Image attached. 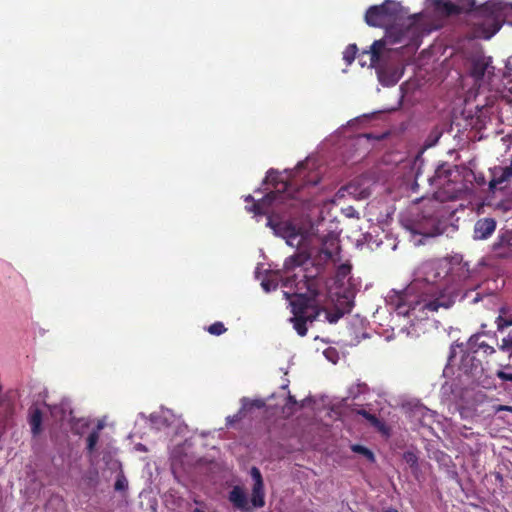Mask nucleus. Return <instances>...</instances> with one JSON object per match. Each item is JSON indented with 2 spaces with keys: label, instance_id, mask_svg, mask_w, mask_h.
<instances>
[{
  "label": "nucleus",
  "instance_id": "1",
  "mask_svg": "<svg viewBox=\"0 0 512 512\" xmlns=\"http://www.w3.org/2000/svg\"><path fill=\"white\" fill-rule=\"evenodd\" d=\"M434 10L443 16L459 15L462 12H474L480 20L475 24L476 34L480 38L490 39L504 23L512 25V4L499 0H489L477 6L475 0L457 5L450 1L433 0Z\"/></svg>",
  "mask_w": 512,
  "mask_h": 512
},
{
  "label": "nucleus",
  "instance_id": "2",
  "mask_svg": "<svg viewBox=\"0 0 512 512\" xmlns=\"http://www.w3.org/2000/svg\"><path fill=\"white\" fill-rule=\"evenodd\" d=\"M449 262V272L446 276V284L438 286L435 293L423 301V312H438L440 308L449 309L453 306L460 294L461 284L471 276L469 263L463 260V256L455 254L446 258Z\"/></svg>",
  "mask_w": 512,
  "mask_h": 512
},
{
  "label": "nucleus",
  "instance_id": "3",
  "mask_svg": "<svg viewBox=\"0 0 512 512\" xmlns=\"http://www.w3.org/2000/svg\"><path fill=\"white\" fill-rule=\"evenodd\" d=\"M250 475L253 480L250 501L245 490L240 486L233 487L229 492V501L241 512H252L253 509L263 508L266 504L265 486L260 470L257 467H252Z\"/></svg>",
  "mask_w": 512,
  "mask_h": 512
},
{
  "label": "nucleus",
  "instance_id": "4",
  "mask_svg": "<svg viewBox=\"0 0 512 512\" xmlns=\"http://www.w3.org/2000/svg\"><path fill=\"white\" fill-rule=\"evenodd\" d=\"M278 178L279 173L274 169H270L267 172L265 182L273 184L275 190L267 193L262 199L259 200H254L251 195H248L245 198V201L253 202L252 206L249 208V211L253 212L255 215H268L274 212V208L285 202V200L288 198V194L286 193L288 183L279 181Z\"/></svg>",
  "mask_w": 512,
  "mask_h": 512
},
{
  "label": "nucleus",
  "instance_id": "5",
  "mask_svg": "<svg viewBox=\"0 0 512 512\" xmlns=\"http://www.w3.org/2000/svg\"><path fill=\"white\" fill-rule=\"evenodd\" d=\"M289 304L293 314L290 322L297 334L303 337L308 331L307 324H312L324 310L315 299L307 297L305 294H295Z\"/></svg>",
  "mask_w": 512,
  "mask_h": 512
},
{
  "label": "nucleus",
  "instance_id": "6",
  "mask_svg": "<svg viewBox=\"0 0 512 512\" xmlns=\"http://www.w3.org/2000/svg\"><path fill=\"white\" fill-rule=\"evenodd\" d=\"M418 16V14H415L413 17H409L410 23L405 28L399 25H391L386 27L384 38L375 40L370 47V60L372 66H375L379 63L382 51L387 43L392 45L403 43L414 36L415 32L417 31L416 19Z\"/></svg>",
  "mask_w": 512,
  "mask_h": 512
},
{
  "label": "nucleus",
  "instance_id": "7",
  "mask_svg": "<svg viewBox=\"0 0 512 512\" xmlns=\"http://www.w3.org/2000/svg\"><path fill=\"white\" fill-rule=\"evenodd\" d=\"M408 14L400 2L385 0L380 5L370 6L365 13L364 19L368 26L385 27L404 19Z\"/></svg>",
  "mask_w": 512,
  "mask_h": 512
},
{
  "label": "nucleus",
  "instance_id": "8",
  "mask_svg": "<svg viewBox=\"0 0 512 512\" xmlns=\"http://www.w3.org/2000/svg\"><path fill=\"white\" fill-rule=\"evenodd\" d=\"M449 272V262L447 259H436L424 262L419 270L418 277L421 278L427 284H431L429 293H426L422 300L418 302L419 310L423 311V301L435 293L438 286L446 284V276Z\"/></svg>",
  "mask_w": 512,
  "mask_h": 512
},
{
  "label": "nucleus",
  "instance_id": "9",
  "mask_svg": "<svg viewBox=\"0 0 512 512\" xmlns=\"http://www.w3.org/2000/svg\"><path fill=\"white\" fill-rule=\"evenodd\" d=\"M310 260V256L305 252H298L294 255L288 257L283 265V270L281 271L284 275L283 277V286L284 287H292L298 286L297 275L292 274L296 268H300L306 265Z\"/></svg>",
  "mask_w": 512,
  "mask_h": 512
},
{
  "label": "nucleus",
  "instance_id": "10",
  "mask_svg": "<svg viewBox=\"0 0 512 512\" xmlns=\"http://www.w3.org/2000/svg\"><path fill=\"white\" fill-rule=\"evenodd\" d=\"M410 230L414 234L422 236H434L438 230V220L433 214L417 215L410 225Z\"/></svg>",
  "mask_w": 512,
  "mask_h": 512
},
{
  "label": "nucleus",
  "instance_id": "11",
  "mask_svg": "<svg viewBox=\"0 0 512 512\" xmlns=\"http://www.w3.org/2000/svg\"><path fill=\"white\" fill-rule=\"evenodd\" d=\"M462 352V356L458 365L459 371L471 377H476L483 371L482 361L476 357V353L469 349H463L462 346L457 345Z\"/></svg>",
  "mask_w": 512,
  "mask_h": 512
},
{
  "label": "nucleus",
  "instance_id": "12",
  "mask_svg": "<svg viewBox=\"0 0 512 512\" xmlns=\"http://www.w3.org/2000/svg\"><path fill=\"white\" fill-rule=\"evenodd\" d=\"M490 174L491 178L488 182L489 191L503 190L512 178V163L506 167L495 166L490 169Z\"/></svg>",
  "mask_w": 512,
  "mask_h": 512
},
{
  "label": "nucleus",
  "instance_id": "13",
  "mask_svg": "<svg viewBox=\"0 0 512 512\" xmlns=\"http://www.w3.org/2000/svg\"><path fill=\"white\" fill-rule=\"evenodd\" d=\"M492 251L497 258L512 257V229L505 230L492 245Z\"/></svg>",
  "mask_w": 512,
  "mask_h": 512
},
{
  "label": "nucleus",
  "instance_id": "14",
  "mask_svg": "<svg viewBox=\"0 0 512 512\" xmlns=\"http://www.w3.org/2000/svg\"><path fill=\"white\" fill-rule=\"evenodd\" d=\"M500 350L509 353V363L502 365L504 369H512V333H509L502 339V344L499 346ZM496 376L502 381L512 382V372H506L504 370H498Z\"/></svg>",
  "mask_w": 512,
  "mask_h": 512
},
{
  "label": "nucleus",
  "instance_id": "15",
  "mask_svg": "<svg viewBox=\"0 0 512 512\" xmlns=\"http://www.w3.org/2000/svg\"><path fill=\"white\" fill-rule=\"evenodd\" d=\"M268 224L275 230L276 234L286 239L288 245L293 246V240L298 237L295 227L289 222L273 224L269 219Z\"/></svg>",
  "mask_w": 512,
  "mask_h": 512
},
{
  "label": "nucleus",
  "instance_id": "16",
  "mask_svg": "<svg viewBox=\"0 0 512 512\" xmlns=\"http://www.w3.org/2000/svg\"><path fill=\"white\" fill-rule=\"evenodd\" d=\"M496 228V221L493 218L479 219L474 226V237L476 239L488 238Z\"/></svg>",
  "mask_w": 512,
  "mask_h": 512
},
{
  "label": "nucleus",
  "instance_id": "17",
  "mask_svg": "<svg viewBox=\"0 0 512 512\" xmlns=\"http://www.w3.org/2000/svg\"><path fill=\"white\" fill-rule=\"evenodd\" d=\"M482 335L476 334L470 337L467 343V349L471 350L474 353H478L480 351L483 352L484 355H491L495 352L494 348L487 344L485 341L481 340Z\"/></svg>",
  "mask_w": 512,
  "mask_h": 512
},
{
  "label": "nucleus",
  "instance_id": "18",
  "mask_svg": "<svg viewBox=\"0 0 512 512\" xmlns=\"http://www.w3.org/2000/svg\"><path fill=\"white\" fill-rule=\"evenodd\" d=\"M450 170L446 165H441L435 170V174L429 179L432 185L442 187L449 181Z\"/></svg>",
  "mask_w": 512,
  "mask_h": 512
},
{
  "label": "nucleus",
  "instance_id": "19",
  "mask_svg": "<svg viewBox=\"0 0 512 512\" xmlns=\"http://www.w3.org/2000/svg\"><path fill=\"white\" fill-rule=\"evenodd\" d=\"M339 249L338 243L335 240L325 241L323 247L320 249L319 258L324 262L332 260L335 252Z\"/></svg>",
  "mask_w": 512,
  "mask_h": 512
},
{
  "label": "nucleus",
  "instance_id": "20",
  "mask_svg": "<svg viewBox=\"0 0 512 512\" xmlns=\"http://www.w3.org/2000/svg\"><path fill=\"white\" fill-rule=\"evenodd\" d=\"M103 424L99 423L95 429H93L86 438V450L89 455L95 452L96 445L100 438V431L103 429Z\"/></svg>",
  "mask_w": 512,
  "mask_h": 512
},
{
  "label": "nucleus",
  "instance_id": "21",
  "mask_svg": "<svg viewBox=\"0 0 512 512\" xmlns=\"http://www.w3.org/2000/svg\"><path fill=\"white\" fill-rule=\"evenodd\" d=\"M283 277L284 275L282 274V272L278 271L263 279L261 282V286L266 292L276 290L279 285V281H281V283L283 284Z\"/></svg>",
  "mask_w": 512,
  "mask_h": 512
},
{
  "label": "nucleus",
  "instance_id": "22",
  "mask_svg": "<svg viewBox=\"0 0 512 512\" xmlns=\"http://www.w3.org/2000/svg\"><path fill=\"white\" fill-rule=\"evenodd\" d=\"M31 431L34 435H37L41 431V424H42V412L40 409L36 408L34 409L30 414V420H29Z\"/></svg>",
  "mask_w": 512,
  "mask_h": 512
},
{
  "label": "nucleus",
  "instance_id": "23",
  "mask_svg": "<svg viewBox=\"0 0 512 512\" xmlns=\"http://www.w3.org/2000/svg\"><path fill=\"white\" fill-rule=\"evenodd\" d=\"M488 69V63L483 59L475 60L472 64L471 74L476 79H481Z\"/></svg>",
  "mask_w": 512,
  "mask_h": 512
},
{
  "label": "nucleus",
  "instance_id": "24",
  "mask_svg": "<svg viewBox=\"0 0 512 512\" xmlns=\"http://www.w3.org/2000/svg\"><path fill=\"white\" fill-rule=\"evenodd\" d=\"M357 413L363 416L373 427L378 428L379 430L383 428V422L375 414L364 409L359 410Z\"/></svg>",
  "mask_w": 512,
  "mask_h": 512
},
{
  "label": "nucleus",
  "instance_id": "25",
  "mask_svg": "<svg viewBox=\"0 0 512 512\" xmlns=\"http://www.w3.org/2000/svg\"><path fill=\"white\" fill-rule=\"evenodd\" d=\"M351 450L355 453L363 455L368 461L372 463L375 462L374 453L367 447L360 444H354L351 446Z\"/></svg>",
  "mask_w": 512,
  "mask_h": 512
},
{
  "label": "nucleus",
  "instance_id": "26",
  "mask_svg": "<svg viewBox=\"0 0 512 512\" xmlns=\"http://www.w3.org/2000/svg\"><path fill=\"white\" fill-rule=\"evenodd\" d=\"M114 490L117 492H126L128 490V480L123 471H120L114 483Z\"/></svg>",
  "mask_w": 512,
  "mask_h": 512
},
{
  "label": "nucleus",
  "instance_id": "27",
  "mask_svg": "<svg viewBox=\"0 0 512 512\" xmlns=\"http://www.w3.org/2000/svg\"><path fill=\"white\" fill-rule=\"evenodd\" d=\"M403 460L407 463V465H409V467L413 471H417L419 469L418 457H417L416 453H414L413 451L404 452Z\"/></svg>",
  "mask_w": 512,
  "mask_h": 512
},
{
  "label": "nucleus",
  "instance_id": "28",
  "mask_svg": "<svg viewBox=\"0 0 512 512\" xmlns=\"http://www.w3.org/2000/svg\"><path fill=\"white\" fill-rule=\"evenodd\" d=\"M357 52L356 44H349L343 52V59L347 64H351L355 60Z\"/></svg>",
  "mask_w": 512,
  "mask_h": 512
},
{
  "label": "nucleus",
  "instance_id": "29",
  "mask_svg": "<svg viewBox=\"0 0 512 512\" xmlns=\"http://www.w3.org/2000/svg\"><path fill=\"white\" fill-rule=\"evenodd\" d=\"M441 136H442V132L440 130H438V129L432 130L426 139L425 147L434 146L438 142V140Z\"/></svg>",
  "mask_w": 512,
  "mask_h": 512
},
{
  "label": "nucleus",
  "instance_id": "30",
  "mask_svg": "<svg viewBox=\"0 0 512 512\" xmlns=\"http://www.w3.org/2000/svg\"><path fill=\"white\" fill-rule=\"evenodd\" d=\"M346 311L336 309L335 311H325L326 318L330 323H336L340 318L343 317Z\"/></svg>",
  "mask_w": 512,
  "mask_h": 512
},
{
  "label": "nucleus",
  "instance_id": "31",
  "mask_svg": "<svg viewBox=\"0 0 512 512\" xmlns=\"http://www.w3.org/2000/svg\"><path fill=\"white\" fill-rule=\"evenodd\" d=\"M207 331L213 335H221L224 333V324L220 321L213 323L207 328Z\"/></svg>",
  "mask_w": 512,
  "mask_h": 512
},
{
  "label": "nucleus",
  "instance_id": "32",
  "mask_svg": "<svg viewBox=\"0 0 512 512\" xmlns=\"http://www.w3.org/2000/svg\"><path fill=\"white\" fill-rule=\"evenodd\" d=\"M496 324L499 331H504L505 328L512 326V319L504 318L503 316L499 315L496 318Z\"/></svg>",
  "mask_w": 512,
  "mask_h": 512
},
{
  "label": "nucleus",
  "instance_id": "33",
  "mask_svg": "<svg viewBox=\"0 0 512 512\" xmlns=\"http://www.w3.org/2000/svg\"><path fill=\"white\" fill-rule=\"evenodd\" d=\"M195 504L198 506L196 507L193 512H211L210 508L205 504L203 503L202 501H199V500H194Z\"/></svg>",
  "mask_w": 512,
  "mask_h": 512
},
{
  "label": "nucleus",
  "instance_id": "34",
  "mask_svg": "<svg viewBox=\"0 0 512 512\" xmlns=\"http://www.w3.org/2000/svg\"><path fill=\"white\" fill-rule=\"evenodd\" d=\"M456 364V349L454 346L451 347L450 354L448 357V365L454 366Z\"/></svg>",
  "mask_w": 512,
  "mask_h": 512
},
{
  "label": "nucleus",
  "instance_id": "35",
  "mask_svg": "<svg viewBox=\"0 0 512 512\" xmlns=\"http://www.w3.org/2000/svg\"><path fill=\"white\" fill-rule=\"evenodd\" d=\"M349 272H350V266H348V265H341V266L339 267V273H340L342 276L347 275Z\"/></svg>",
  "mask_w": 512,
  "mask_h": 512
},
{
  "label": "nucleus",
  "instance_id": "36",
  "mask_svg": "<svg viewBox=\"0 0 512 512\" xmlns=\"http://www.w3.org/2000/svg\"><path fill=\"white\" fill-rule=\"evenodd\" d=\"M475 181L479 186H483L486 184V179L484 175L475 176Z\"/></svg>",
  "mask_w": 512,
  "mask_h": 512
},
{
  "label": "nucleus",
  "instance_id": "37",
  "mask_svg": "<svg viewBox=\"0 0 512 512\" xmlns=\"http://www.w3.org/2000/svg\"><path fill=\"white\" fill-rule=\"evenodd\" d=\"M287 404L296 405V404H297V401H296L295 397H294V396H292V395H289V396H288V402H287Z\"/></svg>",
  "mask_w": 512,
  "mask_h": 512
},
{
  "label": "nucleus",
  "instance_id": "38",
  "mask_svg": "<svg viewBox=\"0 0 512 512\" xmlns=\"http://www.w3.org/2000/svg\"><path fill=\"white\" fill-rule=\"evenodd\" d=\"M384 512H399L396 508L389 507Z\"/></svg>",
  "mask_w": 512,
  "mask_h": 512
},
{
  "label": "nucleus",
  "instance_id": "39",
  "mask_svg": "<svg viewBox=\"0 0 512 512\" xmlns=\"http://www.w3.org/2000/svg\"><path fill=\"white\" fill-rule=\"evenodd\" d=\"M367 388V385L366 384H361L359 385V392H362L363 389H366Z\"/></svg>",
  "mask_w": 512,
  "mask_h": 512
},
{
  "label": "nucleus",
  "instance_id": "40",
  "mask_svg": "<svg viewBox=\"0 0 512 512\" xmlns=\"http://www.w3.org/2000/svg\"><path fill=\"white\" fill-rule=\"evenodd\" d=\"M501 409H502V410H511V408H510V407H508V406H502V407H501Z\"/></svg>",
  "mask_w": 512,
  "mask_h": 512
},
{
  "label": "nucleus",
  "instance_id": "41",
  "mask_svg": "<svg viewBox=\"0 0 512 512\" xmlns=\"http://www.w3.org/2000/svg\"><path fill=\"white\" fill-rule=\"evenodd\" d=\"M284 296H285L286 298H290V294H289V293H287V292H284Z\"/></svg>",
  "mask_w": 512,
  "mask_h": 512
}]
</instances>
